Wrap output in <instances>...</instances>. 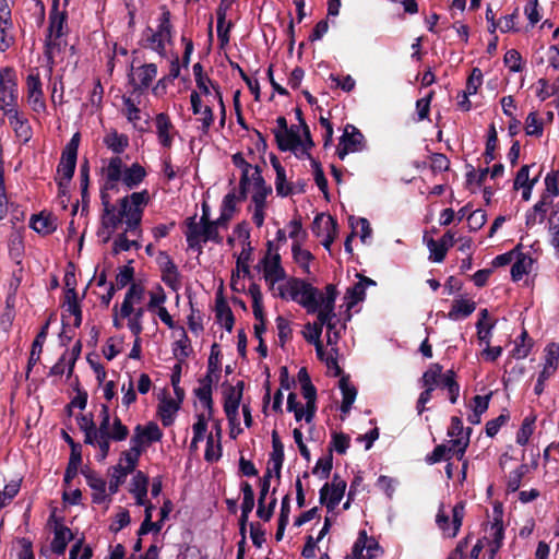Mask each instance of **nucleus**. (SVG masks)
I'll use <instances>...</instances> for the list:
<instances>
[{"label": "nucleus", "instance_id": "nucleus-1", "mask_svg": "<svg viewBox=\"0 0 559 559\" xmlns=\"http://www.w3.org/2000/svg\"><path fill=\"white\" fill-rule=\"evenodd\" d=\"M100 198L104 206L102 224L104 228L109 230V234L124 224L126 231L130 233V236L141 237L144 209L151 200L150 192L146 189L121 198L117 205L111 203V194H108V192H104Z\"/></svg>", "mask_w": 559, "mask_h": 559}, {"label": "nucleus", "instance_id": "nucleus-2", "mask_svg": "<svg viewBox=\"0 0 559 559\" xmlns=\"http://www.w3.org/2000/svg\"><path fill=\"white\" fill-rule=\"evenodd\" d=\"M79 426L84 433V442L98 449L97 457L99 461L107 457L110 450V441L120 442L129 436V429L122 424L120 418L115 417L112 423L110 421L109 407L105 404L102 405L100 423L98 426L86 416L80 419Z\"/></svg>", "mask_w": 559, "mask_h": 559}, {"label": "nucleus", "instance_id": "nucleus-3", "mask_svg": "<svg viewBox=\"0 0 559 559\" xmlns=\"http://www.w3.org/2000/svg\"><path fill=\"white\" fill-rule=\"evenodd\" d=\"M146 175L145 168L139 163L128 166L120 156L105 159L102 166V195L104 192H118L119 186L133 190L144 181Z\"/></svg>", "mask_w": 559, "mask_h": 559}, {"label": "nucleus", "instance_id": "nucleus-4", "mask_svg": "<svg viewBox=\"0 0 559 559\" xmlns=\"http://www.w3.org/2000/svg\"><path fill=\"white\" fill-rule=\"evenodd\" d=\"M275 297L290 299L304 307L308 313H316L321 308L325 290L320 292L311 284L300 278L292 277L278 285Z\"/></svg>", "mask_w": 559, "mask_h": 559}, {"label": "nucleus", "instance_id": "nucleus-5", "mask_svg": "<svg viewBox=\"0 0 559 559\" xmlns=\"http://www.w3.org/2000/svg\"><path fill=\"white\" fill-rule=\"evenodd\" d=\"M163 431L154 421L146 425H136L130 439V449L123 451L127 456L139 463L140 456L154 442L160 441Z\"/></svg>", "mask_w": 559, "mask_h": 559}, {"label": "nucleus", "instance_id": "nucleus-6", "mask_svg": "<svg viewBox=\"0 0 559 559\" xmlns=\"http://www.w3.org/2000/svg\"><path fill=\"white\" fill-rule=\"evenodd\" d=\"M19 79L13 67L0 66V110L17 105Z\"/></svg>", "mask_w": 559, "mask_h": 559}, {"label": "nucleus", "instance_id": "nucleus-7", "mask_svg": "<svg viewBox=\"0 0 559 559\" xmlns=\"http://www.w3.org/2000/svg\"><path fill=\"white\" fill-rule=\"evenodd\" d=\"M26 103L36 114L46 111V100L43 90V83L37 69L29 70L25 79Z\"/></svg>", "mask_w": 559, "mask_h": 559}, {"label": "nucleus", "instance_id": "nucleus-8", "mask_svg": "<svg viewBox=\"0 0 559 559\" xmlns=\"http://www.w3.org/2000/svg\"><path fill=\"white\" fill-rule=\"evenodd\" d=\"M452 520L450 521L449 513L444 510L443 506H440L437 516L436 523L438 527L442 531L445 537L453 538L457 535L463 518H464V503H456L451 510Z\"/></svg>", "mask_w": 559, "mask_h": 559}, {"label": "nucleus", "instance_id": "nucleus-9", "mask_svg": "<svg viewBox=\"0 0 559 559\" xmlns=\"http://www.w3.org/2000/svg\"><path fill=\"white\" fill-rule=\"evenodd\" d=\"M337 292L334 285L325 286V297L321 301V308L317 311V320L321 330L326 326L328 332H338L336 330V314L334 312Z\"/></svg>", "mask_w": 559, "mask_h": 559}, {"label": "nucleus", "instance_id": "nucleus-10", "mask_svg": "<svg viewBox=\"0 0 559 559\" xmlns=\"http://www.w3.org/2000/svg\"><path fill=\"white\" fill-rule=\"evenodd\" d=\"M263 277L269 285L273 296L277 293L278 283L286 277V272L281 264V255L277 252L269 251L261 261Z\"/></svg>", "mask_w": 559, "mask_h": 559}, {"label": "nucleus", "instance_id": "nucleus-11", "mask_svg": "<svg viewBox=\"0 0 559 559\" xmlns=\"http://www.w3.org/2000/svg\"><path fill=\"white\" fill-rule=\"evenodd\" d=\"M365 147L364 134L355 126L346 124L336 150L338 158L343 160L348 154L361 152Z\"/></svg>", "mask_w": 559, "mask_h": 559}, {"label": "nucleus", "instance_id": "nucleus-12", "mask_svg": "<svg viewBox=\"0 0 559 559\" xmlns=\"http://www.w3.org/2000/svg\"><path fill=\"white\" fill-rule=\"evenodd\" d=\"M471 432V428H464L461 418L452 417L448 435L452 438L450 441V450H453V454L456 455L457 460H462L464 456L469 443Z\"/></svg>", "mask_w": 559, "mask_h": 559}, {"label": "nucleus", "instance_id": "nucleus-13", "mask_svg": "<svg viewBox=\"0 0 559 559\" xmlns=\"http://www.w3.org/2000/svg\"><path fill=\"white\" fill-rule=\"evenodd\" d=\"M160 271V278L171 290L178 292L181 288V275L170 255L160 251L156 258Z\"/></svg>", "mask_w": 559, "mask_h": 559}, {"label": "nucleus", "instance_id": "nucleus-14", "mask_svg": "<svg viewBox=\"0 0 559 559\" xmlns=\"http://www.w3.org/2000/svg\"><path fill=\"white\" fill-rule=\"evenodd\" d=\"M501 516V512L495 509L492 522L485 530L484 540L488 546L489 559H493L503 545L504 527Z\"/></svg>", "mask_w": 559, "mask_h": 559}, {"label": "nucleus", "instance_id": "nucleus-15", "mask_svg": "<svg viewBox=\"0 0 559 559\" xmlns=\"http://www.w3.org/2000/svg\"><path fill=\"white\" fill-rule=\"evenodd\" d=\"M138 462L121 453L119 463L110 469L109 492L116 493L119 487L126 481L129 474L133 473Z\"/></svg>", "mask_w": 559, "mask_h": 559}, {"label": "nucleus", "instance_id": "nucleus-16", "mask_svg": "<svg viewBox=\"0 0 559 559\" xmlns=\"http://www.w3.org/2000/svg\"><path fill=\"white\" fill-rule=\"evenodd\" d=\"M154 124L158 144L169 150L174 144L175 138L178 135V131L170 117L165 112H159L154 118Z\"/></svg>", "mask_w": 559, "mask_h": 559}, {"label": "nucleus", "instance_id": "nucleus-17", "mask_svg": "<svg viewBox=\"0 0 559 559\" xmlns=\"http://www.w3.org/2000/svg\"><path fill=\"white\" fill-rule=\"evenodd\" d=\"M346 489V483L338 475H334L331 484H325L320 490V501L332 511L341 502Z\"/></svg>", "mask_w": 559, "mask_h": 559}, {"label": "nucleus", "instance_id": "nucleus-18", "mask_svg": "<svg viewBox=\"0 0 559 559\" xmlns=\"http://www.w3.org/2000/svg\"><path fill=\"white\" fill-rule=\"evenodd\" d=\"M2 112L8 118L15 135L24 143L28 142L32 138V127L25 115L19 110L17 105L7 108Z\"/></svg>", "mask_w": 559, "mask_h": 559}, {"label": "nucleus", "instance_id": "nucleus-19", "mask_svg": "<svg viewBox=\"0 0 559 559\" xmlns=\"http://www.w3.org/2000/svg\"><path fill=\"white\" fill-rule=\"evenodd\" d=\"M191 110L194 116H198V121L201 123L199 127L202 134H207L214 123V105L204 104L200 100L197 92L190 94Z\"/></svg>", "mask_w": 559, "mask_h": 559}, {"label": "nucleus", "instance_id": "nucleus-20", "mask_svg": "<svg viewBox=\"0 0 559 559\" xmlns=\"http://www.w3.org/2000/svg\"><path fill=\"white\" fill-rule=\"evenodd\" d=\"M243 383L238 382L234 386H229L224 397V412L229 425L235 427L239 425L238 409L242 399Z\"/></svg>", "mask_w": 559, "mask_h": 559}, {"label": "nucleus", "instance_id": "nucleus-21", "mask_svg": "<svg viewBox=\"0 0 559 559\" xmlns=\"http://www.w3.org/2000/svg\"><path fill=\"white\" fill-rule=\"evenodd\" d=\"M241 194L251 193V201L253 205L266 206V198L271 194L272 188L265 185L261 173L246 182V186H240Z\"/></svg>", "mask_w": 559, "mask_h": 559}, {"label": "nucleus", "instance_id": "nucleus-22", "mask_svg": "<svg viewBox=\"0 0 559 559\" xmlns=\"http://www.w3.org/2000/svg\"><path fill=\"white\" fill-rule=\"evenodd\" d=\"M144 295V287L141 284L132 283L129 286L120 307H117V310L120 312V317L127 318L128 321L135 310V307L142 302Z\"/></svg>", "mask_w": 559, "mask_h": 559}, {"label": "nucleus", "instance_id": "nucleus-23", "mask_svg": "<svg viewBox=\"0 0 559 559\" xmlns=\"http://www.w3.org/2000/svg\"><path fill=\"white\" fill-rule=\"evenodd\" d=\"M157 75V67L154 63H146L132 68L129 81L136 93L138 90L147 88Z\"/></svg>", "mask_w": 559, "mask_h": 559}, {"label": "nucleus", "instance_id": "nucleus-24", "mask_svg": "<svg viewBox=\"0 0 559 559\" xmlns=\"http://www.w3.org/2000/svg\"><path fill=\"white\" fill-rule=\"evenodd\" d=\"M250 249L243 248L236 262V269L231 273L230 287L234 292L245 290L243 278L249 274Z\"/></svg>", "mask_w": 559, "mask_h": 559}, {"label": "nucleus", "instance_id": "nucleus-25", "mask_svg": "<svg viewBox=\"0 0 559 559\" xmlns=\"http://www.w3.org/2000/svg\"><path fill=\"white\" fill-rule=\"evenodd\" d=\"M140 95L135 92H132L130 95H124L122 97V109L121 112L130 122L134 129L142 130L140 122L142 120V111L139 107Z\"/></svg>", "mask_w": 559, "mask_h": 559}, {"label": "nucleus", "instance_id": "nucleus-26", "mask_svg": "<svg viewBox=\"0 0 559 559\" xmlns=\"http://www.w3.org/2000/svg\"><path fill=\"white\" fill-rule=\"evenodd\" d=\"M49 34L48 38L55 43L62 37L67 31V13L58 8L57 0H55L52 9L49 14Z\"/></svg>", "mask_w": 559, "mask_h": 559}, {"label": "nucleus", "instance_id": "nucleus-27", "mask_svg": "<svg viewBox=\"0 0 559 559\" xmlns=\"http://www.w3.org/2000/svg\"><path fill=\"white\" fill-rule=\"evenodd\" d=\"M81 473L86 479L87 485L93 490L92 500L94 503L102 504L108 500L106 493V481L95 472L86 468Z\"/></svg>", "mask_w": 559, "mask_h": 559}, {"label": "nucleus", "instance_id": "nucleus-28", "mask_svg": "<svg viewBox=\"0 0 559 559\" xmlns=\"http://www.w3.org/2000/svg\"><path fill=\"white\" fill-rule=\"evenodd\" d=\"M216 380L217 379H215L214 376H212V371L206 372V374L199 380V386L194 390L195 396L198 397L204 412H214L212 386Z\"/></svg>", "mask_w": 559, "mask_h": 559}, {"label": "nucleus", "instance_id": "nucleus-29", "mask_svg": "<svg viewBox=\"0 0 559 559\" xmlns=\"http://www.w3.org/2000/svg\"><path fill=\"white\" fill-rule=\"evenodd\" d=\"M197 87H198V91H195V92H197L198 96L200 97V100L203 102L204 104L214 105L217 103H222L223 95H222L221 88L211 79H209L204 82L200 81L199 84L197 85Z\"/></svg>", "mask_w": 559, "mask_h": 559}, {"label": "nucleus", "instance_id": "nucleus-30", "mask_svg": "<svg viewBox=\"0 0 559 559\" xmlns=\"http://www.w3.org/2000/svg\"><path fill=\"white\" fill-rule=\"evenodd\" d=\"M203 221L204 216L199 222H197L195 217L188 218L186 237L190 247L200 246L201 242H205Z\"/></svg>", "mask_w": 559, "mask_h": 559}, {"label": "nucleus", "instance_id": "nucleus-31", "mask_svg": "<svg viewBox=\"0 0 559 559\" xmlns=\"http://www.w3.org/2000/svg\"><path fill=\"white\" fill-rule=\"evenodd\" d=\"M147 483V476L141 471H138L132 477L130 492L138 506L146 504Z\"/></svg>", "mask_w": 559, "mask_h": 559}, {"label": "nucleus", "instance_id": "nucleus-32", "mask_svg": "<svg viewBox=\"0 0 559 559\" xmlns=\"http://www.w3.org/2000/svg\"><path fill=\"white\" fill-rule=\"evenodd\" d=\"M104 144L108 150H110L115 154H121L129 146V138L123 133H119L117 130H109L104 139Z\"/></svg>", "mask_w": 559, "mask_h": 559}, {"label": "nucleus", "instance_id": "nucleus-33", "mask_svg": "<svg viewBox=\"0 0 559 559\" xmlns=\"http://www.w3.org/2000/svg\"><path fill=\"white\" fill-rule=\"evenodd\" d=\"M31 227L38 234L49 235L57 228V219L45 212L38 215H33L31 219Z\"/></svg>", "mask_w": 559, "mask_h": 559}, {"label": "nucleus", "instance_id": "nucleus-34", "mask_svg": "<svg viewBox=\"0 0 559 559\" xmlns=\"http://www.w3.org/2000/svg\"><path fill=\"white\" fill-rule=\"evenodd\" d=\"M15 39V27L12 19H0V51H8L14 46Z\"/></svg>", "mask_w": 559, "mask_h": 559}, {"label": "nucleus", "instance_id": "nucleus-35", "mask_svg": "<svg viewBox=\"0 0 559 559\" xmlns=\"http://www.w3.org/2000/svg\"><path fill=\"white\" fill-rule=\"evenodd\" d=\"M336 222L332 216L320 214L313 221L312 231L317 237L336 235Z\"/></svg>", "mask_w": 559, "mask_h": 559}, {"label": "nucleus", "instance_id": "nucleus-36", "mask_svg": "<svg viewBox=\"0 0 559 559\" xmlns=\"http://www.w3.org/2000/svg\"><path fill=\"white\" fill-rule=\"evenodd\" d=\"M272 445L273 451L271 453V459L269 461L267 476H270L271 471H274L276 474H280L284 461V447L276 431H273L272 433Z\"/></svg>", "mask_w": 559, "mask_h": 559}, {"label": "nucleus", "instance_id": "nucleus-37", "mask_svg": "<svg viewBox=\"0 0 559 559\" xmlns=\"http://www.w3.org/2000/svg\"><path fill=\"white\" fill-rule=\"evenodd\" d=\"M159 34L155 33L151 27L146 28L142 35L143 47L152 49L159 56H165V45L169 39L166 37H159Z\"/></svg>", "mask_w": 559, "mask_h": 559}, {"label": "nucleus", "instance_id": "nucleus-38", "mask_svg": "<svg viewBox=\"0 0 559 559\" xmlns=\"http://www.w3.org/2000/svg\"><path fill=\"white\" fill-rule=\"evenodd\" d=\"M514 262L511 266V276L513 281H520L524 275L528 274L533 266V259L525 253H515Z\"/></svg>", "mask_w": 559, "mask_h": 559}, {"label": "nucleus", "instance_id": "nucleus-39", "mask_svg": "<svg viewBox=\"0 0 559 559\" xmlns=\"http://www.w3.org/2000/svg\"><path fill=\"white\" fill-rule=\"evenodd\" d=\"M48 325H49V323L47 322L41 328L40 332L37 334L36 338L34 340V342L32 344V349H31V354H29V358H28V364H27V372H26L27 376L31 372L32 368L40 359V354L43 352V346H44V343H45L47 334H48Z\"/></svg>", "mask_w": 559, "mask_h": 559}, {"label": "nucleus", "instance_id": "nucleus-40", "mask_svg": "<svg viewBox=\"0 0 559 559\" xmlns=\"http://www.w3.org/2000/svg\"><path fill=\"white\" fill-rule=\"evenodd\" d=\"M179 411V403H177L174 399H164L158 404V416L162 420L163 426H170L176 417L177 412Z\"/></svg>", "mask_w": 559, "mask_h": 559}, {"label": "nucleus", "instance_id": "nucleus-41", "mask_svg": "<svg viewBox=\"0 0 559 559\" xmlns=\"http://www.w3.org/2000/svg\"><path fill=\"white\" fill-rule=\"evenodd\" d=\"M479 320L476 324L477 328V337L480 345L487 346L490 345L491 331L493 329V323L489 321V312L487 309H483L479 312Z\"/></svg>", "mask_w": 559, "mask_h": 559}, {"label": "nucleus", "instance_id": "nucleus-42", "mask_svg": "<svg viewBox=\"0 0 559 559\" xmlns=\"http://www.w3.org/2000/svg\"><path fill=\"white\" fill-rule=\"evenodd\" d=\"M272 166L275 169L276 178H275V189L278 195L287 197L293 192L290 183L286 179L285 168L281 165L277 158H272Z\"/></svg>", "mask_w": 559, "mask_h": 559}, {"label": "nucleus", "instance_id": "nucleus-43", "mask_svg": "<svg viewBox=\"0 0 559 559\" xmlns=\"http://www.w3.org/2000/svg\"><path fill=\"white\" fill-rule=\"evenodd\" d=\"M340 389L343 396L341 412L347 414L356 400L357 390L345 377H342L340 380Z\"/></svg>", "mask_w": 559, "mask_h": 559}, {"label": "nucleus", "instance_id": "nucleus-44", "mask_svg": "<svg viewBox=\"0 0 559 559\" xmlns=\"http://www.w3.org/2000/svg\"><path fill=\"white\" fill-rule=\"evenodd\" d=\"M371 284H374L372 280L361 277L358 283L349 287L346 292V298L348 299L347 306L350 308L357 302L361 301L366 296L367 286Z\"/></svg>", "mask_w": 559, "mask_h": 559}, {"label": "nucleus", "instance_id": "nucleus-45", "mask_svg": "<svg viewBox=\"0 0 559 559\" xmlns=\"http://www.w3.org/2000/svg\"><path fill=\"white\" fill-rule=\"evenodd\" d=\"M274 135L282 151H296L301 145L298 131H295L293 127L286 133H274Z\"/></svg>", "mask_w": 559, "mask_h": 559}, {"label": "nucleus", "instance_id": "nucleus-46", "mask_svg": "<svg viewBox=\"0 0 559 559\" xmlns=\"http://www.w3.org/2000/svg\"><path fill=\"white\" fill-rule=\"evenodd\" d=\"M476 309V305L472 300L459 299L454 300L451 310L448 313L450 320L456 321L471 316Z\"/></svg>", "mask_w": 559, "mask_h": 559}, {"label": "nucleus", "instance_id": "nucleus-47", "mask_svg": "<svg viewBox=\"0 0 559 559\" xmlns=\"http://www.w3.org/2000/svg\"><path fill=\"white\" fill-rule=\"evenodd\" d=\"M233 163L241 170L240 186H246L247 181L260 174L259 167L250 165L239 153L233 156Z\"/></svg>", "mask_w": 559, "mask_h": 559}, {"label": "nucleus", "instance_id": "nucleus-48", "mask_svg": "<svg viewBox=\"0 0 559 559\" xmlns=\"http://www.w3.org/2000/svg\"><path fill=\"white\" fill-rule=\"evenodd\" d=\"M294 261L302 269L304 273L311 274L310 263L314 257L309 250L302 249L298 241L292 245Z\"/></svg>", "mask_w": 559, "mask_h": 559}, {"label": "nucleus", "instance_id": "nucleus-49", "mask_svg": "<svg viewBox=\"0 0 559 559\" xmlns=\"http://www.w3.org/2000/svg\"><path fill=\"white\" fill-rule=\"evenodd\" d=\"M66 311L74 317L73 324L80 326L82 322V312L78 300V294L74 288H69L66 292Z\"/></svg>", "mask_w": 559, "mask_h": 559}, {"label": "nucleus", "instance_id": "nucleus-50", "mask_svg": "<svg viewBox=\"0 0 559 559\" xmlns=\"http://www.w3.org/2000/svg\"><path fill=\"white\" fill-rule=\"evenodd\" d=\"M177 329L180 331V336L174 343L173 352L179 361H183L191 353L190 340L182 326Z\"/></svg>", "mask_w": 559, "mask_h": 559}, {"label": "nucleus", "instance_id": "nucleus-51", "mask_svg": "<svg viewBox=\"0 0 559 559\" xmlns=\"http://www.w3.org/2000/svg\"><path fill=\"white\" fill-rule=\"evenodd\" d=\"M76 165V156H73V151L62 152L61 160L58 166V173L63 179L69 181L74 174Z\"/></svg>", "mask_w": 559, "mask_h": 559}, {"label": "nucleus", "instance_id": "nucleus-52", "mask_svg": "<svg viewBox=\"0 0 559 559\" xmlns=\"http://www.w3.org/2000/svg\"><path fill=\"white\" fill-rule=\"evenodd\" d=\"M222 440L214 438L213 433L206 437L204 460L209 463L217 462L222 457Z\"/></svg>", "mask_w": 559, "mask_h": 559}, {"label": "nucleus", "instance_id": "nucleus-53", "mask_svg": "<svg viewBox=\"0 0 559 559\" xmlns=\"http://www.w3.org/2000/svg\"><path fill=\"white\" fill-rule=\"evenodd\" d=\"M204 216V233H205V242L206 241H215V242H221L222 241V237L219 236V233L218 230L222 228V229H226L227 228V225L225 222L221 223V218L218 217L216 221L214 222H210L205 215V213L203 214Z\"/></svg>", "mask_w": 559, "mask_h": 559}, {"label": "nucleus", "instance_id": "nucleus-54", "mask_svg": "<svg viewBox=\"0 0 559 559\" xmlns=\"http://www.w3.org/2000/svg\"><path fill=\"white\" fill-rule=\"evenodd\" d=\"M72 538V533L68 527L57 528L53 539L51 542V549L57 555H63L69 540Z\"/></svg>", "mask_w": 559, "mask_h": 559}, {"label": "nucleus", "instance_id": "nucleus-55", "mask_svg": "<svg viewBox=\"0 0 559 559\" xmlns=\"http://www.w3.org/2000/svg\"><path fill=\"white\" fill-rule=\"evenodd\" d=\"M550 205L551 200L540 197V200L533 206L532 212L527 213V224L543 223Z\"/></svg>", "mask_w": 559, "mask_h": 559}, {"label": "nucleus", "instance_id": "nucleus-56", "mask_svg": "<svg viewBox=\"0 0 559 559\" xmlns=\"http://www.w3.org/2000/svg\"><path fill=\"white\" fill-rule=\"evenodd\" d=\"M148 301L146 304V310L150 312L158 307H162L167 301V295L164 288L156 284L147 292Z\"/></svg>", "mask_w": 559, "mask_h": 559}, {"label": "nucleus", "instance_id": "nucleus-57", "mask_svg": "<svg viewBox=\"0 0 559 559\" xmlns=\"http://www.w3.org/2000/svg\"><path fill=\"white\" fill-rule=\"evenodd\" d=\"M238 198L234 192L227 193L222 202L221 206V223L225 222L228 224V222L231 219L236 212Z\"/></svg>", "mask_w": 559, "mask_h": 559}, {"label": "nucleus", "instance_id": "nucleus-58", "mask_svg": "<svg viewBox=\"0 0 559 559\" xmlns=\"http://www.w3.org/2000/svg\"><path fill=\"white\" fill-rule=\"evenodd\" d=\"M442 368L440 365L435 364L427 369L421 377V385L425 389L433 390L439 385Z\"/></svg>", "mask_w": 559, "mask_h": 559}, {"label": "nucleus", "instance_id": "nucleus-59", "mask_svg": "<svg viewBox=\"0 0 559 559\" xmlns=\"http://www.w3.org/2000/svg\"><path fill=\"white\" fill-rule=\"evenodd\" d=\"M301 392H302L305 400L307 401L306 402V404H307L306 421L310 423L316 413V396H317L316 388L311 384V382L306 383L305 385L301 386Z\"/></svg>", "mask_w": 559, "mask_h": 559}, {"label": "nucleus", "instance_id": "nucleus-60", "mask_svg": "<svg viewBox=\"0 0 559 559\" xmlns=\"http://www.w3.org/2000/svg\"><path fill=\"white\" fill-rule=\"evenodd\" d=\"M535 429V417L527 416L523 419L522 425L516 433V443L525 445L530 441Z\"/></svg>", "mask_w": 559, "mask_h": 559}, {"label": "nucleus", "instance_id": "nucleus-61", "mask_svg": "<svg viewBox=\"0 0 559 559\" xmlns=\"http://www.w3.org/2000/svg\"><path fill=\"white\" fill-rule=\"evenodd\" d=\"M146 308L141 307L140 305L135 307L132 316L129 318L127 322V328L130 332L135 336H140L143 331V316Z\"/></svg>", "mask_w": 559, "mask_h": 559}, {"label": "nucleus", "instance_id": "nucleus-62", "mask_svg": "<svg viewBox=\"0 0 559 559\" xmlns=\"http://www.w3.org/2000/svg\"><path fill=\"white\" fill-rule=\"evenodd\" d=\"M128 234L126 230L123 233H120L115 241H114V250L115 252H121V251H129L131 249H139L141 246L138 241L139 237H135L134 239H129Z\"/></svg>", "mask_w": 559, "mask_h": 559}, {"label": "nucleus", "instance_id": "nucleus-63", "mask_svg": "<svg viewBox=\"0 0 559 559\" xmlns=\"http://www.w3.org/2000/svg\"><path fill=\"white\" fill-rule=\"evenodd\" d=\"M538 90H537V96L545 100L549 98L550 96L559 93V79L555 80L552 83H549L545 79H539L537 82Z\"/></svg>", "mask_w": 559, "mask_h": 559}, {"label": "nucleus", "instance_id": "nucleus-64", "mask_svg": "<svg viewBox=\"0 0 559 559\" xmlns=\"http://www.w3.org/2000/svg\"><path fill=\"white\" fill-rule=\"evenodd\" d=\"M544 364L557 371L559 367V344L551 343L544 350Z\"/></svg>", "mask_w": 559, "mask_h": 559}]
</instances>
